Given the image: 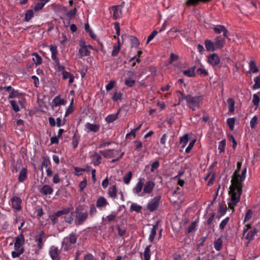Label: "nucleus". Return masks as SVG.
<instances>
[{
    "label": "nucleus",
    "mask_w": 260,
    "mask_h": 260,
    "mask_svg": "<svg viewBox=\"0 0 260 260\" xmlns=\"http://www.w3.org/2000/svg\"><path fill=\"white\" fill-rule=\"evenodd\" d=\"M242 183L231 182L230 186L229 194L230 197L227 200L229 208L234 211L235 207L240 202V197L242 192Z\"/></svg>",
    "instance_id": "f257e3e1"
},
{
    "label": "nucleus",
    "mask_w": 260,
    "mask_h": 260,
    "mask_svg": "<svg viewBox=\"0 0 260 260\" xmlns=\"http://www.w3.org/2000/svg\"><path fill=\"white\" fill-rule=\"evenodd\" d=\"M183 100L185 101L188 107L195 111L202 105L203 98L201 95L192 96L189 94H182V96L179 98V102L180 103Z\"/></svg>",
    "instance_id": "f03ea898"
},
{
    "label": "nucleus",
    "mask_w": 260,
    "mask_h": 260,
    "mask_svg": "<svg viewBox=\"0 0 260 260\" xmlns=\"http://www.w3.org/2000/svg\"><path fill=\"white\" fill-rule=\"evenodd\" d=\"M242 166V162L240 161H238L237 164V169L235 171L232 179L231 180V182L233 183V182L236 183H242L246 177V174L247 171V169L245 167L242 171L241 175L239 174L240 170Z\"/></svg>",
    "instance_id": "7ed1b4c3"
},
{
    "label": "nucleus",
    "mask_w": 260,
    "mask_h": 260,
    "mask_svg": "<svg viewBox=\"0 0 260 260\" xmlns=\"http://www.w3.org/2000/svg\"><path fill=\"white\" fill-rule=\"evenodd\" d=\"M77 241V236L75 233H72L69 236L63 238L62 241V248L65 251H68L70 248L72 244H75Z\"/></svg>",
    "instance_id": "20e7f679"
},
{
    "label": "nucleus",
    "mask_w": 260,
    "mask_h": 260,
    "mask_svg": "<svg viewBox=\"0 0 260 260\" xmlns=\"http://www.w3.org/2000/svg\"><path fill=\"white\" fill-rule=\"evenodd\" d=\"M72 215L75 216V223L76 225L82 224L88 218L87 211L84 212L79 211L77 209L72 212Z\"/></svg>",
    "instance_id": "39448f33"
},
{
    "label": "nucleus",
    "mask_w": 260,
    "mask_h": 260,
    "mask_svg": "<svg viewBox=\"0 0 260 260\" xmlns=\"http://www.w3.org/2000/svg\"><path fill=\"white\" fill-rule=\"evenodd\" d=\"M124 2H122L120 5L113 6L111 7L110 13L114 20L120 18L122 17V8L124 6Z\"/></svg>",
    "instance_id": "423d86ee"
},
{
    "label": "nucleus",
    "mask_w": 260,
    "mask_h": 260,
    "mask_svg": "<svg viewBox=\"0 0 260 260\" xmlns=\"http://www.w3.org/2000/svg\"><path fill=\"white\" fill-rule=\"evenodd\" d=\"M161 198V196L158 195L151 199L147 204V210L150 212L156 210L159 206Z\"/></svg>",
    "instance_id": "0eeeda50"
},
{
    "label": "nucleus",
    "mask_w": 260,
    "mask_h": 260,
    "mask_svg": "<svg viewBox=\"0 0 260 260\" xmlns=\"http://www.w3.org/2000/svg\"><path fill=\"white\" fill-rule=\"evenodd\" d=\"M144 181L145 179L143 178H140L139 179L138 182L133 188V192L134 194L138 196V197L144 196L143 185Z\"/></svg>",
    "instance_id": "6e6552de"
},
{
    "label": "nucleus",
    "mask_w": 260,
    "mask_h": 260,
    "mask_svg": "<svg viewBox=\"0 0 260 260\" xmlns=\"http://www.w3.org/2000/svg\"><path fill=\"white\" fill-rule=\"evenodd\" d=\"M155 182L152 180H148L144 182L143 192L145 194H150L155 187Z\"/></svg>",
    "instance_id": "1a4fd4ad"
},
{
    "label": "nucleus",
    "mask_w": 260,
    "mask_h": 260,
    "mask_svg": "<svg viewBox=\"0 0 260 260\" xmlns=\"http://www.w3.org/2000/svg\"><path fill=\"white\" fill-rule=\"evenodd\" d=\"M11 201L12 207L14 209L17 211H20L21 210L22 200L19 197H13L11 199Z\"/></svg>",
    "instance_id": "9d476101"
},
{
    "label": "nucleus",
    "mask_w": 260,
    "mask_h": 260,
    "mask_svg": "<svg viewBox=\"0 0 260 260\" xmlns=\"http://www.w3.org/2000/svg\"><path fill=\"white\" fill-rule=\"evenodd\" d=\"M120 151L119 150H114L113 149H106L100 151V153H101L104 157L107 158L115 157V152L118 153Z\"/></svg>",
    "instance_id": "9b49d317"
},
{
    "label": "nucleus",
    "mask_w": 260,
    "mask_h": 260,
    "mask_svg": "<svg viewBox=\"0 0 260 260\" xmlns=\"http://www.w3.org/2000/svg\"><path fill=\"white\" fill-rule=\"evenodd\" d=\"M53 192V188L51 186L47 184L43 185L39 189L40 193L43 196L50 195L52 194Z\"/></svg>",
    "instance_id": "f8f14e48"
},
{
    "label": "nucleus",
    "mask_w": 260,
    "mask_h": 260,
    "mask_svg": "<svg viewBox=\"0 0 260 260\" xmlns=\"http://www.w3.org/2000/svg\"><path fill=\"white\" fill-rule=\"evenodd\" d=\"M91 49H93V47L89 45H88L87 46H83L82 48H80L79 50L80 58H82L83 57L90 55V50Z\"/></svg>",
    "instance_id": "ddd939ff"
},
{
    "label": "nucleus",
    "mask_w": 260,
    "mask_h": 260,
    "mask_svg": "<svg viewBox=\"0 0 260 260\" xmlns=\"http://www.w3.org/2000/svg\"><path fill=\"white\" fill-rule=\"evenodd\" d=\"M220 59L219 56L216 53H213L208 57V62L212 66L214 67L218 65Z\"/></svg>",
    "instance_id": "4468645a"
},
{
    "label": "nucleus",
    "mask_w": 260,
    "mask_h": 260,
    "mask_svg": "<svg viewBox=\"0 0 260 260\" xmlns=\"http://www.w3.org/2000/svg\"><path fill=\"white\" fill-rule=\"evenodd\" d=\"M213 30L215 34H220L223 33V37H228L229 31L224 25H217L213 28Z\"/></svg>",
    "instance_id": "2eb2a0df"
},
{
    "label": "nucleus",
    "mask_w": 260,
    "mask_h": 260,
    "mask_svg": "<svg viewBox=\"0 0 260 260\" xmlns=\"http://www.w3.org/2000/svg\"><path fill=\"white\" fill-rule=\"evenodd\" d=\"M49 253L52 260L59 259V252L57 247L55 246H51L49 248Z\"/></svg>",
    "instance_id": "dca6fc26"
},
{
    "label": "nucleus",
    "mask_w": 260,
    "mask_h": 260,
    "mask_svg": "<svg viewBox=\"0 0 260 260\" xmlns=\"http://www.w3.org/2000/svg\"><path fill=\"white\" fill-rule=\"evenodd\" d=\"M225 38L221 36L216 37L214 39V44L216 49H221L225 44Z\"/></svg>",
    "instance_id": "f3484780"
},
{
    "label": "nucleus",
    "mask_w": 260,
    "mask_h": 260,
    "mask_svg": "<svg viewBox=\"0 0 260 260\" xmlns=\"http://www.w3.org/2000/svg\"><path fill=\"white\" fill-rule=\"evenodd\" d=\"M24 251L22 246L14 245V250L11 253L12 257L14 258L19 257Z\"/></svg>",
    "instance_id": "a211bd4d"
},
{
    "label": "nucleus",
    "mask_w": 260,
    "mask_h": 260,
    "mask_svg": "<svg viewBox=\"0 0 260 260\" xmlns=\"http://www.w3.org/2000/svg\"><path fill=\"white\" fill-rule=\"evenodd\" d=\"M66 103L63 99L60 98V95L56 96L52 101L51 107L53 109L59 105H65Z\"/></svg>",
    "instance_id": "6ab92c4d"
},
{
    "label": "nucleus",
    "mask_w": 260,
    "mask_h": 260,
    "mask_svg": "<svg viewBox=\"0 0 260 260\" xmlns=\"http://www.w3.org/2000/svg\"><path fill=\"white\" fill-rule=\"evenodd\" d=\"M108 205H109V203L106 199L103 197L99 198L96 202V206L99 209L105 208Z\"/></svg>",
    "instance_id": "aec40b11"
},
{
    "label": "nucleus",
    "mask_w": 260,
    "mask_h": 260,
    "mask_svg": "<svg viewBox=\"0 0 260 260\" xmlns=\"http://www.w3.org/2000/svg\"><path fill=\"white\" fill-rule=\"evenodd\" d=\"M101 156L97 152H94L91 156V161L94 166H97L101 163Z\"/></svg>",
    "instance_id": "412c9836"
},
{
    "label": "nucleus",
    "mask_w": 260,
    "mask_h": 260,
    "mask_svg": "<svg viewBox=\"0 0 260 260\" xmlns=\"http://www.w3.org/2000/svg\"><path fill=\"white\" fill-rule=\"evenodd\" d=\"M158 223H156L155 224L153 225V227L150 230V234L149 235L148 240H149V242L151 243H152L153 241V240L155 238V237L156 234V231L158 229Z\"/></svg>",
    "instance_id": "4be33fe9"
},
{
    "label": "nucleus",
    "mask_w": 260,
    "mask_h": 260,
    "mask_svg": "<svg viewBox=\"0 0 260 260\" xmlns=\"http://www.w3.org/2000/svg\"><path fill=\"white\" fill-rule=\"evenodd\" d=\"M25 243V238L23 232H21L15 238L14 245L22 246Z\"/></svg>",
    "instance_id": "5701e85b"
},
{
    "label": "nucleus",
    "mask_w": 260,
    "mask_h": 260,
    "mask_svg": "<svg viewBox=\"0 0 260 260\" xmlns=\"http://www.w3.org/2000/svg\"><path fill=\"white\" fill-rule=\"evenodd\" d=\"M120 112V110H119L117 112L115 113L109 114L106 118L105 121L108 123H112L115 121L118 117L119 114Z\"/></svg>",
    "instance_id": "b1692460"
},
{
    "label": "nucleus",
    "mask_w": 260,
    "mask_h": 260,
    "mask_svg": "<svg viewBox=\"0 0 260 260\" xmlns=\"http://www.w3.org/2000/svg\"><path fill=\"white\" fill-rule=\"evenodd\" d=\"M205 46L207 50L209 51H214L216 50L214 42H213L210 40H206L205 41Z\"/></svg>",
    "instance_id": "393cba45"
},
{
    "label": "nucleus",
    "mask_w": 260,
    "mask_h": 260,
    "mask_svg": "<svg viewBox=\"0 0 260 260\" xmlns=\"http://www.w3.org/2000/svg\"><path fill=\"white\" fill-rule=\"evenodd\" d=\"M27 170L26 168H22L19 173L18 175V181L20 182H24L27 178Z\"/></svg>",
    "instance_id": "a878e982"
},
{
    "label": "nucleus",
    "mask_w": 260,
    "mask_h": 260,
    "mask_svg": "<svg viewBox=\"0 0 260 260\" xmlns=\"http://www.w3.org/2000/svg\"><path fill=\"white\" fill-rule=\"evenodd\" d=\"M85 127L90 132L96 133L100 129V125L95 124H92L90 123H87L85 124Z\"/></svg>",
    "instance_id": "bb28decb"
},
{
    "label": "nucleus",
    "mask_w": 260,
    "mask_h": 260,
    "mask_svg": "<svg viewBox=\"0 0 260 260\" xmlns=\"http://www.w3.org/2000/svg\"><path fill=\"white\" fill-rule=\"evenodd\" d=\"M50 0H39V1L35 5L34 10L35 11H38L43 9L46 4Z\"/></svg>",
    "instance_id": "cd10ccee"
},
{
    "label": "nucleus",
    "mask_w": 260,
    "mask_h": 260,
    "mask_svg": "<svg viewBox=\"0 0 260 260\" xmlns=\"http://www.w3.org/2000/svg\"><path fill=\"white\" fill-rule=\"evenodd\" d=\"M117 188L115 185L110 186L108 192L109 197L112 199H116L117 198Z\"/></svg>",
    "instance_id": "c85d7f7f"
},
{
    "label": "nucleus",
    "mask_w": 260,
    "mask_h": 260,
    "mask_svg": "<svg viewBox=\"0 0 260 260\" xmlns=\"http://www.w3.org/2000/svg\"><path fill=\"white\" fill-rule=\"evenodd\" d=\"M151 247V245L147 246L145 249L143 253V255L144 257V259L143 260H150L151 257V252H150V248Z\"/></svg>",
    "instance_id": "c756f323"
},
{
    "label": "nucleus",
    "mask_w": 260,
    "mask_h": 260,
    "mask_svg": "<svg viewBox=\"0 0 260 260\" xmlns=\"http://www.w3.org/2000/svg\"><path fill=\"white\" fill-rule=\"evenodd\" d=\"M62 78L64 80H66L67 79H69V84L72 83L74 81V76L71 74L70 73L65 71L62 73Z\"/></svg>",
    "instance_id": "7c9ffc66"
},
{
    "label": "nucleus",
    "mask_w": 260,
    "mask_h": 260,
    "mask_svg": "<svg viewBox=\"0 0 260 260\" xmlns=\"http://www.w3.org/2000/svg\"><path fill=\"white\" fill-rule=\"evenodd\" d=\"M195 67H192L190 68H189L187 70H185L183 71V73L184 75L187 77H194L195 76Z\"/></svg>",
    "instance_id": "2f4dec72"
},
{
    "label": "nucleus",
    "mask_w": 260,
    "mask_h": 260,
    "mask_svg": "<svg viewBox=\"0 0 260 260\" xmlns=\"http://www.w3.org/2000/svg\"><path fill=\"white\" fill-rule=\"evenodd\" d=\"M50 51L51 53V58L53 60L58 59L57 56V49L56 46L51 45L50 46Z\"/></svg>",
    "instance_id": "473e14b6"
},
{
    "label": "nucleus",
    "mask_w": 260,
    "mask_h": 260,
    "mask_svg": "<svg viewBox=\"0 0 260 260\" xmlns=\"http://www.w3.org/2000/svg\"><path fill=\"white\" fill-rule=\"evenodd\" d=\"M254 211L252 209H248L246 213L244 222H247L252 219L254 214Z\"/></svg>",
    "instance_id": "72a5a7b5"
},
{
    "label": "nucleus",
    "mask_w": 260,
    "mask_h": 260,
    "mask_svg": "<svg viewBox=\"0 0 260 260\" xmlns=\"http://www.w3.org/2000/svg\"><path fill=\"white\" fill-rule=\"evenodd\" d=\"M229 111L230 112H234L235 111V102L232 98H229L227 100Z\"/></svg>",
    "instance_id": "f704fd0d"
},
{
    "label": "nucleus",
    "mask_w": 260,
    "mask_h": 260,
    "mask_svg": "<svg viewBox=\"0 0 260 260\" xmlns=\"http://www.w3.org/2000/svg\"><path fill=\"white\" fill-rule=\"evenodd\" d=\"M32 56H34L32 60L36 66L40 65L42 63V59L38 53H34Z\"/></svg>",
    "instance_id": "c9c22d12"
},
{
    "label": "nucleus",
    "mask_w": 260,
    "mask_h": 260,
    "mask_svg": "<svg viewBox=\"0 0 260 260\" xmlns=\"http://www.w3.org/2000/svg\"><path fill=\"white\" fill-rule=\"evenodd\" d=\"M120 50V41L118 40V44L117 45H114L113 48L111 53L112 56H116L117 55Z\"/></svg>",
    "instance_id": "e433bc0d"
},
{
    "label": "nucleus",
    "mask_w": 260,
    "mask_h": 260,
    "mask_svg": "<svg viewBox=\"0 0 260 260\" xmlns=\"http://www.w3.org/2000/svg\"><path fill=\"white\" fill-rule=\"evenodd\" d=\"M222 246V240L221 238H218L214 244V247L216 250L220 251Z\"/></svg>",
    "instance_id": "4c0bfd02"
},
{
    "label": "nucleus",
    "mask_w": 260,
    "mask_h": 260,
    "mask_svg": "<svg viewBox=\"0 0 260 260\" xmlns=\"http://www.w3.org/2000/svg\"><path fill=\"white\" fill-rule=\"evenodd\" d=\"M200 2H206V0H187L185 2V5L188 7H190L196 6Z\"/></svg>",
    "instance_id": "58836bf2"
},
{
    "label": "nucleus",
    "mask_w": 260,
    "mask_h": 260,
    "mask_svg": "<svg viewBox=\"0 0 260 260\" xmlns=\"http://www.w3.org/2000/svg\"><path fill=\"white\" fill-rule=\"evenodd\" d=\"M142 209V207L135 203H132L130 207V210L131 211L139 212Z\"/></svg>",
    "instance_id": "ea45409f"
},
{
    "label": "nucleus",
    "mask_w": 260,
    "mask_h": 260,
    "mask_svg": "<svg viewBox=\"0 0 260 260\" xmlns=\"http://www.w3.org/2000/svg\"><path fill=\"white\" fill-rule=\"evenodd\" d=\"M70 211V209L69 208H63V209L58 211L54 213V214L57 217H59L62 215H66L68 214Z\"/></svg>",
    "instance_id": "a19ab883"
},
{
    "label": "nucleus",
    "mask_w": 260,
    "mask_h": 260,
    "mask_svg": "<svg viewBox=\"0 0 260 260\" xmlns=\"http://www.w3.org/2000/svg\"><path fill=\"white\" fill-rule=\"evenodd\" d=\"M258 71L256 64L253 60H251L249 62V72L253 73H257Z\"/></svg>",
    "instance_id": "79ce46f5"
},
{
    "label": "nucleus",
    "mask_w": 260,
    "mask_h": 260,
    "mask_svg": "<svg viewBox=\"0 0 260 260\" xmlns=\"http://www.w3.org/2000/svg\"><path fill=\"white\" fill-rule=\"evenodd\" d=\"M9 102L14 111L17 112L20 111L19 106L16 101L14 100H10Z\"/></svg>",
    "instance_id": "37998d69"
},
{
    "label": "nucleus",
    "mask_w": 260,
    "mask_h": 260,
    "mask_svg": "<svg viewBox=\"0 0 260 260\" xmlns=\"http://www.w3.org/2000/svg\"><path fill=\"white\" fill-rule=\"evenodd\" d=\"M80 140V137L76 134H74L72 138V145L74 148L77 147Z\"/></svg>",
    "instance_id": "c03bdc74"
},
{
    "label": "nucleus",
    "mask_w": 260,
    "mask_h": 260,
    "mask_svg": "<svg viewBox=\"0 0 260 260\" xmlns=\"http://www.w3.org/2000/svg\"><path fill=\"white\" fill-rule=\"evenodd\" d=\"M132 177V173L131 171H129L126 175H125L123 178V182L128 184L129 183Z\"/></svg>",
    "instance_id": "a18cd8bd"
},
{
    "label": "nucleus",
    "mask_w": 260,
    "mask_h": 260,
    "mask_svg": "<svg viewBox=\"0 0 260 260\" xmlns=\"http://www.w3.org/2000/svg\"><path fill=\"white\" fill-rule=\"evenodd\" d=\"M43 239H44V238L41 237L40 236H36L35 241L37 243V246L39 249L42 248L43 246Z\"/></svg>",
    "instance_id": "49530a36"
},
{
    "label": "nucleus",
    "mask_w": 260,
    "mask_h": 260,
    "mask_svg": "<svg viewBox=\"0 0 260 260\" xmlns=\"http://www.w3.org/2000/svg\"><path fill=\"white\" fill-rule=\"evenodd\" d=\"M188 140V135L187 134H185L180 138V143L182 144V147L184 148L187 145Z\"/></svg>",
    "instance_id": "de8ad7c7"
},
{
    "label": "nucleus",
    "mask_w": 260,
    "mask_h": 260,
    "mask_svg": "<svg viewBox=\"0 0 260 260\" xmlns=\"http://www.w3.org/2000/svg\"><path fill=\"white\" fill-rule=\"evenodd\" d=\"M34 17V12L32 10H27L25 14V21H29Z\"/></svg>",
    "instance_id": "09e8293b"
},
{
    "label": "nucleus",
    "mask_w": 260,
    "mask_h": 260,
    "mask_svg": "<svg viewBox=\"0 0 260 260\" xmlns=\"http://www.w3.org/2000/svg\"><path fill=\"white\" fill-rule=\"evenodd\" d=\"M225 145L226 141L225 139H223L219 142L218 149L220 153L223 152L224 151Z\"/></svg>",
    "instance_id": "8fccbe9b"
},
{
    "label": "nucleus",
    "mask_w": 260,
    "mask_h": 260,
    "mask_svg": "<svg viewBox=\"0 0 260 260\" xmlns=\"http://www.w3.org/2000/svg\"><path fill=\"white\" fill-rule=\"evenodd\" d=\"M255 82L254 84L252 86V88L255 90L260 88V75L256 77L254 79Z\"/></svg>",
    "instance_id": "3c124183"
},
{
    "label": "nucleus",
    "mask_w": 260,
    "mask_h": 260,
    "mask_svg": "<svg viewBox=\"0 0 260 260\" xmlns=\"http://www.w3.org/2000/svg\"><path fill=\"white\" fill-rule=\"evenodd\" d=\"M226 211V207L221 204H219L217 209L218 212L221 215H223L225 213Z\"/></svg>",
    "instance_id": "603ef678"
},
{
    "label": "nucleus",
    "mask_w": 260,
    "mask_h": 260,
    "mask_svg": "<svg viewBox=\"0 0 260 260\" xmlns=\"http://www.w3.org/2000/svg\"><path fill=\"white\" fill-rule=\"evenodd\" d=\"M159 162L158 160L154 161L151 164L150 172H154L159 167Z\"/></svg>",
    "instance_id": "864d4df0"
},
{
    "label": "nucleus",
    "mask_w": 260,
    "mask_h": 260,
    "mask_svg": "<svg viewBox=\"0 0 260 260\" xmlns=\"http://www.w3.org/2000/svg\"><path fill=\"white\" fill-rule=\"evenodd\" d=\"M230 217H226L224 219H223L219 224V229L220 230H223L228 223Z\"/></svg>",
    "instance_id": "5fc2aeb1"
},
{
    "label": "nucleus",
    "mask_w": 260,
    "mask_h": 260,
    "mask_svg": "<svg viewBox=\"0 0 260 260\" xmlns=\"http://www.w3.org/2000/svg\"><path fill=\"white\" fill-rule=\"evenodd\" d=\"M197 73L198 74L206 76L208 75V71L204 68H200L197 70Z\"/></svg>",
    "instance_id": "6e6d98bb"
},
{
    "label": "nucleus",
    "mask_w": 260,
    "mask_h": 260,
    "mask_svg": "<svg viewBox=\"0 0 260 260\" xmlns=\"http://www.w3.org/2000/svg\"><path fill=\"white\" fill-rule=\"evenodd\" d=\"M135 80L133 79L127 78L125 80L124 84L127 87H133L135 83Z\"/></svg>",
    "instance_id": "4d7b16f0"
},
{
    "label": "nucleus",
    "mask_w": 260,
    "mask_h": 260,
    "mask_svg": "<svg viewBox=\"0 0 260 260\" xmlns=\"http://www.w3.org/2000/svg\"><path fill=\"white\" fill-rule=\"evenodd\" d=\"M227 123L231 130H233L234 127V124L235 122L234 118H229L227 119Z\"/></svg>",
    "instance_id": "13d9d810"
},
{
    "label": "nucleus",
    "mask_w": 260,
    "mask_h": 260,
    "mask_svg": "<svg viewBox=\"0 0 260 260\" xmlns=\"http://www.w3.org/2000/svg\"><path fill=\"white\" fill-rule=\"evenodd\" d=\"M259 94H260V92H258L257 93L254 94L253 96L252 102L253 104L256 107L258 106L259 102V99L258 95Z\"/></svg>",
    "instance_id": "bf43d9fd"
},
{
    "label": "nucleus",
    "mask_w": 260,
    "mask_h": 260,
    "mask_svg": "<svg viewBox=\"0 0 260 260\" xmlns=\"http://www.w3.org/2000/svg\"><path fill=\"white\" fill-rule=\"evenodd\" d=\"M112 99L114 101L121 100L122 99V93L120 92H115Z\"/></svg>",
    "instance_id": "052dcab7"
},
{
    "label": "nucleus",
    "mask_w": 260,
    "mask_h": 260,
    "mask_svg": "<svg viewBox=\"0 0 260 260\" xmlns=\"http://www.w3.org/2000/svg\"><path fill=\"white\" fill-rule=\"evenodd\" d=\"M97 210L96 207L94 204H91L90 205L89 215L91 217L93 216L96 214Z\"/></svg>",
    "instance_id": "680f3d73"
},
{
    "label": "nucleus",
    "mask_w": 260,
    "mask_h": 260,
    "mask_svg": "<svg viewBox=\"0 0 260 260\" xmlns=\"http://www.w3.org/2000/svg\"><path fill=\"white\" fill-rule=\"evenodd\" d=\"M158 31L156 30H154L150 35L148 37L146 44H148L149 42H150L157 34Z\"/></svg>",
    "instance_id": "e2e57ef3"
},
{
    "label": "nucleus",
    "mask_w": 260,
    "mask_h": 260,
    "mask_svg": "<svg viewBox=\"0 0 260 260\" xmlns=\"http://www.w3.org/2000/svg\"><path fill=\"white\" fill-rule=\"evenodd\" d=\"M77 12V9L74 8L73 10H71L66 13V16L70 19L74 16Z\"/></svg>",
    "instance_id": "0e129e2a"
},
{
    "label": "nucleus",
    "mask_w": 260,
    "mask_h": 260,
    "mask_svg": "<svg viewBox=\"0 0 260 260\" xmlns=\"http://www.w3.org/2000/svg\"><path fill=\"white\" fill-rule=\"evenodd\" d=\"M256 233L255 230H251L245 236V237L247 239L250 240L252 239L253 237L255 235Z\"/></svg>",
    "instance_id": "69168bd1"
},
{
    "label": "nucleus",
    "mask_w": 260,
    "mask_h": 260,
    "mask_svg": "<svg viewBox=\"0 0 260 260\" xmlns=\"http://www.w3.org/2000/svg\"><path fill=\"white\" fill-rule=\"evenodd\" d=\"M116 213L115 212H112L110 214L107 216L105 218L108 221L111 222L113 221L116 217Z\"/></svg>",
    "instance_id": "338daca9"
},
{
    "label": "nucleus",
    "mask_w": 260,
    "mask_h": 260,
    "mask_svg": "<svg viewBox=\"0 0 260 260\" xmlns=\"http://www.w3.org/2000/svg\"><path fill=\"white\" fill-rule=\"evenodd\" d=\"M196 141V139H194L189 143V145L187 146V147L185 149L186 153H189L190 151V150L193 147Z\"/></svg>",
    "instance_id": "774afa93"
}]
</instances>
